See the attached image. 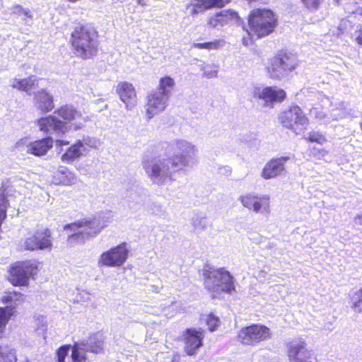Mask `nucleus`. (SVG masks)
I'll return each instance as SVG.
<instances>
[{"label": "nucleus", "mask_w": 362, "mask_h": 362, "mask_svg": "<svg viewBox=\"0 0 362 362\" xmlns=\"http://www.w3.org/2000/svg\"><path fill=\"white\" fill-rule=\"evenodd\" d=\"M296 67L294 59L286 52L280 51L269 59L266 71L272 79L280 80Z\"/></svg>", "instance_id": "5"}, {"label": "nucleus", "mask_w": 362, "mask_h": 362, "mask_svg": "<svg viewBox=\"0 0 362 362\" xmlns=\"http://www.w3.org/2000/svg\"><path fill=\"white\" fill-rule=\"evenodd\" d=\"M8 347V345L2 346L0 344V355Z\"/></svg>", "instance_id": "49"}, {"label": "nucleus", "mask_w": 362, "mask_h": 362, "mask_svg": "<svg viewBox=\"0 0 362 362\" xmlns=\"http://www.w3.org/2000/svg\"><path fill=\"white\" fill-rule=\"evenodd\" d=\"M188 7H191L190 14L192 16H195L199 13L208 10L204 0H194L193 2L188 5Z\"/></svg>", "instance_id": "36"}, {"label": "nucleus", "mask_w": 362, "mask_h": 362, "mask_svg": "<svg viewBox=\"0 0 362 362\" xmlns=\"http://www.w3.org/2000/svg\"><path fill=\"white\" fill-rule=\"evenodd\" d=\"M34 104L41 113L52 111L55 107L53 95L45 88L37 90L34 94Z\"/></svg>", "instance_id": "20"}, {"label": "nucleus", "mask_w": 362, "mask_h": 362, "mask_svg": "<svg viewBox=\"0 0 362 362\" xmlns=\"http://www.w3.org/2000/svg\"><path fill=\"white\" fill-rule=\"evenodd\" d=\"M79 228L89 230L90 231L86 232V234L91 237L95 236L100 231L94 226V221L91 219L83 218L67 223L64 226V230L75 231L67 236L66 242L69 245L73 246L84 241V233L76 231Z\"/></svg>", "instance_id": "10"}, {"label": "nucleus", "mask_w": 362, "mask_h": 362, "mask_svg": "<svg viewBox=\"0 0 362 362\" xmlns=\"http://www.w3.org/2000/svg\"><path fill=\"white\" fill-rule=\"evenodd\" d=\"M127 243H122L103 252L99 257L98 264L100 267H120L127 260L129 257Z\"/></svg>", "instance_id": "9"}, {"label": "nucleus", "mask_w": 362, "mask_h": 362, "mask_svg": "<svg viewBox=\"0 0 362 362\" xmlns=\"http://www.w3.org/2000/svg\"><path fill=\"white\" fill-rule=\"evenodd\" d=\"M208 10L216 8H221L230 2V0H204Z\"/></svg>", "instance_id": "41"}, {"label": "nucleus", "mask_w": 362, "mask_h": 362, "mask_svg": "<svg viewBox=\"0 0 362 362\" xmlns=\"http://www.w3.org/2000/svg\"><path fill=\"white\" fill-rule=\"evenodd\" d=\"M83 349L80 347V345L75 343L71 346V362H90L85 351H81Z\"/></svg>", "instance_id": "32"}, {"label": "nucleus", "mask_w": 362, "mask_h": 362, "mask_svg": "<svg viewBox=\"0 0 362 362\" xmlns=\"http://www.w3.org/2000/svg\"><path fill=\"white\" fill-rule=\"evenodd\" d=\"M16 314L15 305L0 307V339L4 337L6 327L11 318Z\"/></svg>", "instance_id": "27"}, {"label": "nucleus", "mask_w": 362, "mask_h": 362, "mask_svg": "<svg viewBox=\"0 0 362 362\" xmlns=\"http://www.w3.org/2000/svg\"><path fill=\"white\" fill-rule=\"evenodd\" d=\"M99 33L90 24H78L70 33L69 45L76 58L91 59L99 52Z\"/></svg>", "instance_id": "2"}, {"label": "nucleus", "mask_w": 362, "mask_h": 362, "mask_svg": "<svg viewBox=\"0 0 362 362\" xmlns=\"http://www.w3.org/2000/svg\"><path fill=\"white\" fill-rule=\"evenodd\" d=\"M334 1L337 4H339L341 0H334Z\"/></svg>", "instance_id": "53"}, {"label": "nucleus", "mask_w": 362, "mask_h": 362, "mask_svg": "<svg viewBox=\"0 0 362 362\" xmlns=\"http://www.w3.org/2000/svg\"><path fill=\"white\" fill-rule=\"evenodd\" d=\"M41 262L35 259L18 260L7 268V281L15 287H28L30 279H35L40 271Z\"/></svg>", "instance_id": "3"}, {"label": "nucleus", "mask_w": 362, "mask_h": 362, "mask_svg": "<svg viewBox=\"0 0 362 362\" xmlns=\"http://www.w3.org/2000/svg\"><path fill=\"white\" fill-rule=\"evenodd\" d=\"M218 269H214L210 267L203 269L205 284H209L212 279L218 278Z\"/></svg>", "instance_id": "40"}, {"label": "nucleus", "mask_w": 362, "mask_h": 362, "mask_svg": "<svg viewBox=\"0 0 362 362\" xmlns=\"http://www.w3.org/2000/svg\"><path fill=\"white\" fill-rule=\"evenodd\" d=\"M80 128H81V127H80V126H78V125H76V126H75V127H74V129H75V130H76V129H80Z\"/></svg>", "instance_id": "52"}, {"label": "nucleus", "mask_w": 362, "mask_h": 362, "mask_svg": "<svg viewBox=\"0 0 362 362\" xmlns=\"http://www.w3.org/2000/svg\"><path fill=\"white\" fill-rule=\"evenodd\" d=\"M286 348L289 362H317V356L304 341H291Z\"/></svg>", "instance_id": "14"}, {"label": "nucleus", "mask_w": 362, "mask_h": 362, "mask_svg": "<svg viewBox=\"0 0 362 362\" xmlns=\"http://www.w3.org/2000/svg\"><path fill=\"white\" fill-rule=\"evenodd\" d=\"M354 221L357 224L362 225V213L355 216Z\"/></svg>", "instance_id": "48"}, {"label": "nucleus", "mask_w": 362, "mask_h": 362, "mask_svg": "<svg viewBox=\"0 0 362 362\" xmlns=\"http://www.w3.org/2000/svg\"><path fill=\"white\" fill-rule=\"evenodd\" d=\"M24 362H30L29 359H25Z\"/></svg>", "instance_id": "54"}, {"label": "nucleus", "mask_w": 362, "mask_h": 362, "mask_svg": "<svg viewBox=\"0 0 362 362\" xmlns=\"http://www.w3.org/2000/svg\"><path fill=\"white\" fill-rule=\"evenodd\" d=\"M228 16L223 12H218L211 16L207 21V25L211 28L222 27L228 23Z\"/></svg>", "instance_id": "30"}, {"label": "nucleus", "mask_w": 362, "mask_h": 362, "mask_svg": "<svg viewBox=\"0 0 362 362\" xmlns=\"http://www.w3.org/2000/svg\"><path fill=\"white\" fill-rule=\"evenodd\" d=\"M170 362H182L181 355L178 353L173 354Z\"/></svg>", "instance_id": "47"}, {"label": "nucleus", "mask_w": 362, "mask_h": 362, "mask_svg": "<svg viewBox=\"0 0 362 362\" xmlns=\"http://www.w3.org/2000/svg\"><path fill=\"white\" fill-rule=\"evenodd\" d=\"M205 323L208 327L209 331L213 332L220 326L221 320L218 316L211 313L206 316Z\"/></svg>", "instance_id": "35"}, {"label": "nucleus", "mask_w": 362, "mask_h": 362, "mask_svg": "<svg viewBox=\"0 0 362 362\" xmlns=\"http://www.w3.org/2000/svg\"><path fill=\"white\" fill-rule=\"evenodd\" d=\"M52 230L44 228L35 230L23 242V247L26 251L52 250L53 247Z\"/></svg>", "instance_id": "7"}, {"label": "nucleus", "mask_w": 362, "mask_h": 362, "mask_svg": "<svg viewBox=\"0 0 362 362\" xmlns=\"http://www.w3.org/2000/svg\"><path fill=\"white\" fill-rule=\"evenodd\" d=\"M253 98L263 101V107L274 108L276 103H283L287 98L286 92L277 86L255 87Z\"/></svg>", "instance_id": "11"}, {"label": "nucleus", "mask_w": 362, "mask_h": 362, "mask_svg": "<svg viewBox=\"0 0 362 362\" xmlns=\"http://www.w3.org/2000/svg\"><path fill=\"white\" fill-rule=\"evenodd\" d=\"M353 37L355 42L359 46L362 47V23L358 25L354 34Z\"/></svg>", "instance_id": "45"}, {"label": "nucleus", "mask_w": 362, "mask_h": 362, "mask_svg": "<svg viewBox=\"0 0 362 362\" xmlns=\"http://www.w3.org/2000/svg\"><path fill=\"white\" fill-rule=\"evenodd\" d=\"M81 345L84 346L85 352H90L94 354L104 353V340L95 334L90 336L86 341H82Z\"/></svg>", "instance_id": "23"}, {"label": "nucleus", "mask_w": 362, "mask_h": 362, "mask_svg": "<svg viewBox=\"0 0 362 362\" xmlns=\"http://www.w3.org/2000/svg\"><path fill=\"white\" fill-rule=\"evenodd\" d=\"M53 143L50 136L35 140L28 145L27 153L35 156H44L53 147Z\"/></svg>", "instance_id": "22"}, {"label": "nucleus", "mask_w": 362, "mask_h": 362, "mask_svg": "<svg viewBox=\"0 0 362 362\" xmlns=\"http://www.w3.org/2000/svg\"><path fill=\"white\" fill-rule=\"evenodd\" d=\"M305 7L310 11H317L323 2V0H301Z\"/></svg>", "instance_id": "42"}, {"label": "nucleus", "mask_w": 362, "mask_h": 362, "mask_svg": "<svg viewBox=\"0 0 362 362\" xmlns=\"http://www.w3.org/2000/svg\"><path fill=\"white\" fill-rule=\"evenodd\" d=\"M57 185H71L76 181L75 175L66 167H60L54 176Z\"/></svg>", "instance_id": "26"}, {"label": "nucleus", "mask_w": 362, "mask_h": 362, "mask_svg": "<svg viewBox=\"0 0 362 362\" xmlns=\"http://www.w3.org/2000/svg\"><path fill=\"white\" fill-rule=\"evenodd\" d=\"M168 99L163 97L157 91H153L146 97V117L151 119L156 115L163 112L167 107Z\"/></svg>", "instance_id": "19"}, {"label": "nucleus", "mask_w": 362, "mask_h": 362, "mask_svg": "<svg viewBox=\"0 0 362 362\" xmlns=\"http://www.w3.org/2000/svg\"><path fill=\"white\" fill-rule=\"evenodd\" d=\"M23 300L24 295L16 291L6 292L5 295L0 298L1 303L6 305L11 303L16 304L17 302H22Z\"/></svg>", "instance_id": "31"}, {"label": "nucleus", "mask_w": 362, "mask_h": 362, "mask_svg": "<svg viewBox=\"0 0 362 362\" xmlns=\"http://www.w3.org/2000/svg\"><path fill=\"white\" fill-rule=\"evenodd\" d=\"M13 13L18 16L23 15L28 18H33L31 11L28 8H24L22 6L16 4L13 6Z\"/></svg>", "instance_id": "44"}, {"label": "nucleus", "mask_w": 362, "mask_h": 362, "mask_svg": "<svg viewBox=\"0 0 362 362\" xmlns=\"http://www.w3.org/2000/svg\"><path fill=\"white\" fill-rule=\"evenodd\" d=\"M83 147V143L81 140H78L76 143L69 146L62 155V161L68 164L73 163L82 156Z\"/></svg>", "instance_id": "25"}, {"label": "nucleus", "mask_w": 362, "mask_h": 362, "mask_svg": "<svg viewBox=\"0 0 362 362\" xmlns=\"http://www.w3.org/2000/svg\"><path fill=\"white\" fill-rule=\"evenodd\" d=\"M223 44V41L222 40H214L211 42L194 43L192 47L199 49L212 50L221 48Z\"/></svg>", "instance_id": "34"}, {"label": "nucleus", "mask_w": 362, "mask_h": 362, "mask_svg": "<svg viewBox=\"0 0 362 362\" xmlns=\"http://www.w3.org/2000/svg\"><path fill=\"white\" fill-rule=\"evenodd\" d=\"M55 144H56V146L57 147H62L64 146L69 145V141L62 140V139H57L55 141Z\"/></svg>", "instance_id": "46"}, {"label": "nucleus", "mask_w": 362, "mask_h": 362, "mask_svg": "<svg viewBox=\"0 0 362 362\" xmlns=\"http://www.w3.org/2000/svg\"><path fill=\"white\" fill-rule=\"evenodd\" d=\"M354 297L351 308L355 313H361L362 312V287L354 293Z\"/></svg>", "instance_id": "37"}, {"label": "nucleus", "mask_w": 362, "mask_h": 362, "mask_svg": "<svg viewBox=\"0 0 362 362\" xmlns=\"http://www.w3.org/2000/svg\"><path fill=\"white\" fill-rule=\"evenodd\" d=\"M143 167L148 177L153 182L156 180H161L162 182L166 179L173 180V172L165 160L158 163L155 158L148 159L143 162Z\"/></svg>", "instance_id": "15"}, {"label": "nucleus", "mask_w": 362, "mask_h": 362, "mask_svg": "<svg viewBox=\"0 0 362 362\" xmlns=\"http://www.w3.org/2000/svg\"><path fill=\"white\" fill-rule=\"evenodd\" d=\"M289 160V156H281L270 159L262 170V177L264 180H270L281 175L285 172V164Z\"/></svg>", "instance_id": "18"}, {"label": "nucleus", "mask_w": 362, "mask_h": 362, "mask_svg": "<svg viewBox=\"0 0 362 362\" xmlns=\"http://www.w3.org/2000/svg\"><path fill=\"white\" fill-rule=\"evenodd\" d=\"M306 142L310 144L316 143L319 145H323L327 142L326 135L319 131H310L308 136L305 138Z\"/></svg>", "instance_id": "33"}, {"label": "nucleus", "mask_w": 362, "mask_h": 362, "mask_svg": "<svg viewBox=\"0 0 362 362\" xmlns=\"http://www.w3.org/2000/svg\"><path fill=\"white\" fill-rule=\"evenodd\" d=\"M136 3H137V4H140V5H142V6H145L146 5L145 0H136Z\"/></svg>", "instance_id": "50"}, {"label": "nucleus", "mask_w": 362, "mask_h": 362, "mask_svg": "<svg viewBox=\"0 0 362 362\" xmlns=\"http://www.w3.org/2000/svg\"><path fill=\"white\" fill-rule=\"evenodd\" d=\"M356 13L362 16V6L356 8Z\"/></svg>", "instance_id": "51"}, {"label": "nucleus", "mask_w": 362, "mask_h": 362, "mask_svg": "<svg viewBox=\"0 0 362 362\" xmlns=\"http://www.w3.org/2000/svg\"><path fill=\"white\" fill-rule=\"evenodd\" d=\"M204 337L205 332L203 329L193 327L185 329L181 336L185 354L188 356H196L204 346Z\"/></svg>", "instance_id": "12"}, {"label": "nucleus", "mask_w": 362, "mask_h": 362, "mask_svg": "<svg viewBox=\"0 0 362 362\" xmlns=\"http://www.w3.org/2000/svg\"><path fill=\"white\" fill-rule=\"evenodd\" d=\"M38 80L33 76L23 79H16L12 85L13 88L18 90L28 92L37 86Z\"/></svg>", "instance_id": "29"}, {"label": "nucleus", "mask_w": 362, "mask_h": 362, "mask_svg": "<svg viewBox=\"0 0 362 362\" xmlns=\"http://www.w3.org/2000/svg\"><path fill=\"white\" fill-rule=\"evenodd\" d=\"M218 274L219 284H214V286H221L222 291L226 293H231L235 291L233 277L230 272L225 270L224 268H219Z\"/></svg>", "instance_id": "24"}, {"label": "nucleus", "mask_w": 362, "mask_h": 362, "mask_svg": "<svg viewBox=\"0 0 362 362\" xmlns=\"http://www.w3.org/2000/svg\"><path fill=\"white\" fill-rule=\"evenodd\" d=\"M270 329L264 325L254 323L242 327L237 334L238 341L245 346H255L271 338Z\"/></svg>", "instance_id": "6"}, {"label": "nucleus", "mask_w": 362, "mask_h": 362, "mask_svg": "<svg viewBox=\"0 0 362 362\" xmlns=\"http://www.w3.org/2000/svg\"><path fill=\"white\" fill-rule=\"evenodd\" d=\"M0 362H17L16 351L8 347L1 355Z\"/></svg>", "instance_id": "38"}, {"label": "nucleus", "mask_w": 362, "mask_h": 362, "mask_svg": "<svg viewBox=\"0 0 362 362\" xmlns=\"http://www.w3.org/2000/svg\"><path fill=\"white\" fill-rule=\"evenodd\" d=\"M174 151L177 153L165 160L170 166V170L173 174L181 170L182 168L188 165L187 158L194 154L195 147L189 142L177 140L175 144Z\"/></svg>", "instance_id": "8"}, {"label": "nucleus", "mask_w": 362, "mask_h": 362, "mask_svg": "<svg viewBox=\"0 0 362 362\" xmlns=\"http://www.w3.org/2000/svg\"><path fill=\"white\" fill-rule=\"evenodd\" d=\"M70 348H71L70 344H64L59 347L56 350V362H66L65 359Z\"/></svg>", "instance_id": "39"}, {"label": "nucleus", "mask_w": 362, "mask_h": 362, "mask_svg": "<svg viewBox=\"0 0 362 362\" xmlns=\"http://www.w3.org/2000/svg\"><path fill=\"white\" fill-rule=\"evenodd\" d=\"M54 113L61 122L65 124L66 128H68V124L82 117L81 112L71 105H62L56 109Z\"/></svg>", "instance_id": "21"}, {"label": "nucleus", "mask_w": 362, "mask_h": 362, "mask_svg": "<svg viewBox=\"0 0 362 362\" xmlns=\"http://www.w3.org/2000/svg\"><path fill=\"white\" fill-rule=\"evenodd\" d=\"M238 199L250 211L266 215L270 214V197L267 194L259 195L250 192L240 196Z\"/></svg>", "instance_id": "13"}, {"label": "nucleus", "mask_w": 362, "mask_h": 362, "mask_svg": "<svg viewBox=\"0 0 362 362\" xmlns=\"http://www.w3.org/2000/svg\"><path fill=\"white\" fill-rule=\"evenodd\" d=\"M175 86V80L170 76H164L160 78L157 91L160 95L168 99L169 95Z\"/></svg>", "instance_id": "28"}, {"label": "nucleus", "mask_w": 362, "mask_h": 362, "mask_svg": "<svg viewBox=\"0 0 362 362\" xmlns=\"http://www.w3.org/2000/svg\"><path fill=\"white\" fill-rule=\"evenodd\" d=\"M115 92L119 100L124 103L127 110H131L137 103V94L132 83L120 81L115 86Z\"/></svg>", "instance_id": "17"}, {"label": "nucleus", "mask_w": 362, "mask_h": 362, "mask_svg": "<svg viewBox=\"0 0 362 362\" xmlns=\"http://www.w3.org/2000/svg\"><path fill=\"white\" fill-rule=\"evenodd\" d=\"M280 124L296 134L305 132L310 123L309 118L298 105H292L284 110L279 116Z\"/></svg>", "instance_id": "4"}, {"label": "nucleus", "mask_w": 362, "mask_h": 362, "mask_svg": "<svg viewBox=\"0 0 362 362\" xmlns=\"http://www.w3.org/2000/svg\"><path fill=\"white\" fill-rule=\"evenodd\" d=\"M247 27L243 28L247 35L242 38V43L249 46L255 40L261 39L273 33L278 25L276 15L269 8H255L247 17Z\"/></svg>", "instance_id": "1"}, {"label": "nucleus", "mask_w": 362, "mask_h": 362, "mask_svg": "<svg viewBox=\"0 0 362 362\" xmlns=\"http://www.w3.org/2000/svg\"><path fill=\"white\" fill-rule=\"evenodd\" d=\"M36 123L40 131L45 134L63 135L69 131V128H66L65 124L61 122V120L56 115H49L40 117Z\"/></svg>", "instance_id": "16"}, {"label": "nucleus", "mask_w": 362, "mask_h": 362, "mask_svg": "<svg viewBox=\"0 0 362 362\" xmlns=\"http://www.w3.org/2000/svg\"><path fill=\"white\" fill-rule=\"evenodd\" d=\"M329 151L325 148H319L313 147L309 148V155L315 158L321 160L325 155H327Z\"/></svg>", "instance_id": "43"}]
</instances>
